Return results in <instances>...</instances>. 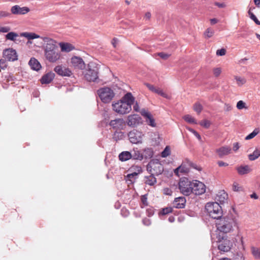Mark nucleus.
Wrapping results in <instances>:
<instances>
[{"mask_svg":"<svg viewBox=\"0 0 260 260\" xmlns=\"http://www.w3.org/2000/svg\"><path fill=\"white\" fill-rule=\"evenodd\" d=\"M144 85H145V86H146V87H147V88H148L150 90H151V91H152V92H154V91H155L156 88H155V87H154L153 85H151V84H149V83H144Z\"/></svg>","mask_w":260,"mask_h":260,"instance_id":"52","label":"nucleus"},{"mask_svg":"<svg viewBox=\"0 0 260 260\" xmlns=\"http://www.w3.org/2000/svg\"><path fill=\"white\" fill-rule=\"evenodd\" d=\"M236 106L238 109L241 110L245 108V103L243 101H239L237 102Z\"/></svg>","mask_w":260,"mask_h":260,"instance_id":"47","label":"nucleus"},{"mask_svg":"<svg viewBox=\"0 0 260 260\" xmlns=\"http://www.w3.org/2000/svg\"><path fill=\"white\" fill-rule=\"evenodd\" d=\"M126 122L128 126L136 127L142 123V118L137 114L130 115L127 117Z\"/></svg>","mask_w":260,"mask_h":260,"instance_id":"12","label":"nucleus"},{"mask_svg":"<svg viewBox=\"0 0 260 260\" xmlns=\"http://www.w3.org/2000/svg\"><path fill=\"white\" fill-rule=\"evenodd\" d=\"M11 13L6 11H0V18L2 17H9Z\"/></svg>","mask_w":260,"mask_h":260,"instance_id":"56","label":"nucleus"},{"mask_svg":"<svg viewBox=\"0 0 260 260\" xmlns=\"http://www.w3.org/2000/svg\"><path fill=\"white\" fill-rule=\"evenodd\" d=\"M55 77V74L52 72H49L43 75L40 79V82L42 84H47L51 82Z\"/></svg>","mask_w":260,"mask_h":260,"instance_id":"20","label":"nucleus"},{"mask_svg":"<svg viewBox=\"0 0 260 260\" xmlns=\"http://www.w3.org/2000/svg\"><path fill=\"white\" fill-rule=\"evenodd\" d=\"M137 172H135L130 174H128L125 176L126 181L130 184L133 183L135 182L136 179L137 178V176L139 174L142 172V170L141 167L137 166Z\"/></svg>","mask_w":260,"mask_h":260,"instance_id":"16","label":"nucleus"},{"mask_svg":"<svg viewBox=\"0 0 260 260\" xmlns=\"http://www.w3.org/2000/svg\"><path fill=\"white\" fill-rule=\"evenodd\" d=\"M20 36L21 37H24L27 38L28 40H34L35 39L41 38V37L39 35L34 32H23L20 33Z\"/></svg>","mask_w":260,"mask_h":260,"instance_id":"29","label":"nucleus"},{"mask_svg":"<svg viewBox=\"0 0 260 260\" xmlns=\"http://www.w3.org/2000/svg\"><path fill=\"white\" fill-rule=\"evenodd\" d=\"M29 11V9L26 7H20L18 5H15L11 9L12 14L14 15H24Z\"/></svg>","mask_w":260,"mask_h":260,"instance_id":"17","label":"nucleus"},{"mask_svg":"<svg viewBox=\"0 0 260 260\" xmlns=\"http://www.w3.org/2000/svg\"><path fill=\"white\" fill-rule=\"evenodd\" d=\"M85 79L89 82H96L99 78V68L98 65L93 62L88 64L87 69L84 74Z\"/></svg>","mask_w":260,"mask_h":260,"instance_id":"5","label":"nucleus"},{"mask_svg":"<svg viewBox=\"0 0 260 260\" xmlns=\"http://www.w3.org/2000/svg\"><path fill=\"white\" fill-rule=\"evenodd\" d=\"M59 46L62 52H69L75 49L72 44L68 43H60Z\"/></svg>","mask_w":260,"mask_h":260,"instance_id":"27","label":"nucleus"},{"mask_svg":"<svg viewBox=\"0 0 260 260\" xmlns=\"http://www.w3.org/2000/svg\"><path fill=\"white\" fill-rule=\"evenodd\" d=\"M228 198V194L224 191H221L217 194L216 200L220 204H223Z\"/></svg>","mask_w":260,"mask_h":260,"instance_id":"22","label":"nucleus"},{"mask_svg":"<svg viewBox=\"0 0 260 260\" xmlns=\"http://www.w3.org/2000/svg\"><path fill=\"white\" fill-rule=\"evenodd\" d=\"M191 193L196 195L203 194L206 191V186L202 182L195 180L192 182Z\"/></svg>","mask_w":260,"mask_h":260,"instance_id":"10","label":"nucleus"},{"mask_svg":"<svg viewBox=\"0 0 260 260\" xmlns=\"http://www.w3.org/2000/svg\"><path fill=\"white\" fill-rule=\"evenodd\" d=\"M199 124L201 126H202L207 129L209 128L211 125L210 122L207 119H204L203 120H202L201 121H200L199 122Z\"/></svg>","mask_w":260,"mask_h":260,"instance_id":"42","label":"nucleus"},{"mask_svg":"<svg viewBox=\"0 0 260 260\" xmlns=\"http://www.w3.org/2000/svg\"><path fill=\"white\" fill-rule=\"evenodd\" d=\"M221 72V69L219 68H215L213 70V73L215 77H218Z\"/></svg>","mask_w":260,"mask_h":260,"instance_id":"51","label":"nucleus"},{"mask_svg":"<svg viewBox=\"0 0 260 260\" xmlns=\"http://www.w3.org/2000/svg\"><path fill=\"white\" fill-rule=\"evenodd\" d=\"M10 27L9 26H0V32H9Z\"/></svg>","mask_w":260,"mask_h":260,"instance_id":"54","label":"nucleus"},{"mask_svg":"<svg viewBox=\"0 0 260 260\" xmlns=\"http://www.w3.org/2000/svg\"><path fill=\"white\" fill-rule=\"evenodd\" d=\"M143 223L147 226H149L151 224V220L147 218H145L142 220Z\"/></svg>","mask_w":260,"mask_h":260,"instance_id":"58","label":"nucleus"},{"mask_svg":"<svg viewBox=\"0 0 260 260\" xmlns=\"http://www.w3.org/2000/svg\"><path fill=\"white\" fill-rule=\"evenodd\" d=\"M118 157L121 161H125L132 158V154L128 151H122L119 154Z\"/></svg>","mask_w":260,"mask_h":260,"instance_id":"28","label":"nucleus"},{"mask_svg":"<svg viewBox=\"0 0 260 260\" xmlns=\"http://www.w3.org/2000/svg\"><path fill=\"white\" fill-rule=\"evenodd\" d=\"M141 114L145 118L146 122L149 125L152 127L156 126L155 119L150 112L144 110L142 111Z\"/></svg>","mask_w":260,"mask_h":260,"instance_id":"18","label":"nucleus"},{"mask_svg":"<svg viewBox=\"0 0 260 260\" xmlns=\"http://www.w3.org/2000/svg\"><path fill=\"white\" fill-rule=\"evenodd\" d=\"M241 187L239 186L238 184L234 183L233 185V189L235 191H239L240 190Z\"/></svg>","mask_w":260,"mask_h":260,"instance_id":"59","label":"nucleus"},{"mask_svg":"<svg viewBox=\"0 0 260 260\" xmlns=\"http://www.w3.org/2000/svg\"><path fill=\"white\" fill-rule=\"evenodd\" d=\"M185 213L189 216H194L195 213L190 210H186L185 211Z\"/></svg>","mask_w":260,"mask_h":260,"instance_id":"62","label":"nucleus"},{"mask_svg":"<svg viewBox=\"0 0 260 260\" xmlns=\"http://www.w3.org/2000/svg\"><path fill=\"white\" fill-rule=\"evenodd\" d=\"M97 93L101 101L105 103H108L115 95L113 91L109 87H105L98 90Z\"/></svg>","mask_w":260,"mask_h":260,"instance_id":"6","label":"nucleus"},{"mask_svg":"<svg viewBox=\"0 0 260 260\" xmlns=\"http://www.w3.org/2000/svg\"><path fill=\"white\" fill-rule=\"evenodd\" d=\"M179 167H181V169H180V173H187L189 172V170L187 168H186L185 166H184L183 165H181Z\"/></svg>","mask_w":260,"mask_h":260,"instance_id":"55","label":"nucleus"},{"mask_svg":"<svg viewBox=\"0 0 260 260\" xmlns=\"http://www.w3.org/2000/svg\"><path fill=\"white\" fill-rule=\"evenodd\" d=\"M154 213V209L153 208H148L146 210V213L148 216H152Z\"/></svg>","mask_w":260,"mask_h":260,"instance_id":"57","label":"nucleus"},{"mask_svg":"<svg viewBox=\"0 0 260 260\" xmlns=\"http://www.w3.org/2000/svg\"><path fill=\"white\" fill-rule=\"evenodd\" d=\"M234 219L228 216L222 217L216 222V226L217 230L223 234L230 233L233 230V227L235 225Z\"/></svg>","mask_w":260,"mask_h":260,"instance_id":"3","label":"nucleus"},{"mask_svg":"<svg viewBox=\"0 0 260 260\" xmlns=\"http://www.w3.org/2000/svg\"><path fill=\"white\" fill-rule=\"evenodd\" d=\"M141 201L144 206H147L148 204L147 202V194L142 196Z\"/></svg>","mask_w":260,"mask_h":260,"instance_id":"46","label":"nucleus"},{"mask_svg":"<svg viewBox=\"0 0 260 260\" xmlns=\"http://www.w3.org/2000/svg\"><path fill=\"white\" fill-rule=\"evenodd\" d=\"M3 56L6 60L9 61H14L18 59L17 52L13 48L5 49L3 52Z\"/></svg>","mask_w":260,"mask_h":260,"instance_id":"11","label":"nucleus"},{"mask_svg":"<svg viewBox=\"0 0 260 260\" xmlns=\"http://www.w3.org/2000/svg\"><path fill=\"white\" fill-rule=\"evenodd\" d=\"M173 212V208L171 207H167L166 208H162L159 211L158 215L160 217L162 215H165L170 213Z\"/></svg>","mask_w":260,"mask_h":260,"instance_id":"34","label":"nucleus"},{"mask_svg":"<svg viewBox=\"0 0 260 260\" xmlns=\"http://www.w3.org/2000/svg\"><path fill=\"white\" fill-rule=\"evenodd\" d=\"M236 170L240 175H244L248 174L251 171L248 165L243 166L241 165L236 168Z\"/></svg>","mask_w":260,"mask_h":260,"instance_id":"24","label":"nucleus"},{"mask_svg":"<svg viewBox=\"0 0 260 260\" xmlns=\"http://www.w3.org/2000/svg\"><path fill=\"white\" fill-rule=\"evenodd\" d=\"M239 148V143L238 142L234 143L233 148V150L234 151H236L237 150H238Z\"/></svg>","mask_w":260,"mask_h":260,"instance_id":"64","label":"nucleus"},{"mask_svg":"<svg viewBox=\"0 0 260 260\" xmlns=\"http://www.w3.org/2000/svg\"><path fill=\"white\" fill-rule=\"evenodd\" d=\"M54 71L58 75L62 77H71L72 75V71L69 68L63 67L61 65L56 66Z\"/></svg>","mask_w":260,"mask_h":260,"instance_id":"14","label":"nucleus"},{"mask_svg":"<svg viewBox=\"0 0 260 260\" xmlns=\"http://www.w3.org/2000/svg\"><path fill=\"white\" fill-rule=\"evenodd\" d=\"M188 165L190 167H191L192 168H194L197 170L200 171L201 170V168L200 167H198L196 164L192 162L188 161Z\"/></svg>","mask_w":260,"mask_h":260,"instance_id":"53","label":"nucleus"},{"mask_svg":"<svg viewBox=\"0 0 260 260\" xmlns=\"http://www.w3.org/2000/svg\"><path fill=\"white\" fill-rule=\"evenodd\" d=\"M158 55L162 59H167L170 56V54L161 52L158 53Z\"/></svg>","mask_w":260,"mask_h":260,"instance_id":"50","label":"nucleus"},{"mask_svg":"<svg viewBox=\"0 0 260 260\" xmlns=\"http://www.w3.org/2000/svg\"><path fill=\"white\" fill-rule=\"evenodd\" d=\"M206 210L212 218L217 220L223 217V211L217 202L207 203L205 206Z\"/></svg>","mask_w":260,"mask_h":260,"instance_id":"4","label":"nucleus"},{"mask_svg":"<svg viewBox=\"0 0 260 260\" xmlns=\"http://www.w3.org/2000/svg\"><path fill=\"white\" fill-rule=\"evenodd\" d=\"M131 152L132 154V159L139 160H142L143 159L142 153L140 152L138 148H134Z\"/></svg>","mask_w":260,"mask_h":260,"instance_id":"26","label":"nucleus"},{"mask_svg":"<svg viewBox=\"0 0 260 260\" xmlns=\"http://www.w3.org/2000/svg\"><path fill=\"white\" fill-rule=\"evenodd\" d=\"M259 133V131L258 129H257V128H255L252 133H251L250 134H249V135H248L246 137H245V140H250V139H252L253 138H254L256 135H257L258 134V133Z\"/></svg>","mask_w":260,"mask_h":260,"instance_id":"43","label":"nucleus"},{"mask_svg":"<svg viewBox=\"0 0 260 260\" xmlns=\"http://www.w3.org/2000/svg\"><path fill=\"white\" fill-rule=\"evenodd\" d=\"M217 164L218 165V166L220 167H226L229 165L228 164H227L226 162H224L222 161H218L217 162Z\"/></svg>","mask_w":260,"mask_h":260,"instance_id":"63","label":"nucleus"},{"mask_svg":"<svg viewBox=\"0 0 260 260\" xmlns=\"http://www.w3.org/2000/svg\"><path fill=\"white\" fill-rule=\"evenodd\" d=\"M171 154V150L169 146H166L165 149L161 153V156L163 158H166Z\"/></svg>","mask_w":260,"mask_h":260,"instance_id":"38","label":"nucleus"},{"mask_svg":"<svg viewBox=\"0 0 260 260\" xmlns=\"http://www.w3.org/2000/svg\"><path fill=\"white\" fill-rule=\"evenodd\" d=\"M71 63L76 69L83 70L85 68V64L80 57L74 56L71 58Z\"/></svg>","mask_w":260,"mask_h":260,"instance_id":"13","label":"nucleus"},{"mask_svg":"<svg viewBox=\"0 0 260 260\" xmlns=\"http://www.w3.org/2000/svg\"><path fill=\"white\" fill-rule=\"evenodd\" d=\"M135 98L130 92H127L121 99L112 104V109L119 114H126L132 110V106L134 104Z\"/></svg>","mask_w":260,"mask_h":260,"instance_id":"2","label":"nucleus"},{"mask_svg":"<svg viewBox=\"0 0 260 260\" xmlns=\"http://www.w3.org/2000/svg\"><path fill=\"white\" fill-rule=\"evenodd\" d=\"M127 135L131 143L136 144L142 143L144 136L142 132L134 129L129 132Z\"/></svg>","mask_w":260,"mask_h":260,"instance_id":"9","label":"nucleus"},{"mask_svg":"<svg viewBox=\"0 0 260 260\" xmlns=\"http://www.w3.org/2000/svg\"><path fill=\"white\" fill-rule=\"evenodd\" d=\"M18 36V35L16 32L11 31L6 35V39L15 42L16 40V38Z\"/></svg>","mask_w":260,"mask_h":260,"instance_id":"35","label":"nucleus"},{"mask_svg":"<svg viewBox=\"0 0 260 260\" xmlns=\"http://www.w3.org/2000/svg\"><path fill=\"white\" fill-rule=\"evenodd\" d=\"M31 69L34 71H38L42 68L40 62L35 58L31 57L28 62Z\"/></svg>","mask_w":260,"mask_h":260,"instance_id":"21","label":"nucleus"},{"mask_svg":"<svg viewBox=\"0 0 260 260\" xmlns=\"http://www.w3.org/2000/svg\"><path fill=\"white\" fill-rule=\"evenodd\" d=\"M232 106L229 104L225 103L224 104V110L225 111H230L232 110Z\"/></svg>","mask_w":260,"mask_h":260,"instance_id":"60","label":"nucleus"},{"mask_svg":"<svg viewBox=\"0 0 260 260\" xmlns=\"http://www.w3.org/2000/svg\"><path fill=\"white\" fill-rule=\"evenodd\" d=\"M8 65L6 62V60L5 58L0 59V69L5 70L7 68Z\"/></svg>","mask_w":260,"mask_h":260,"instance_id":"45","label":"nucleus"},{"mask_svg":"<svg viewBox=\"0 0 260 260\" xmlns=\"http://www.w3.org/2000/svg\"><path fill=\"white\" fill-rule=\"evenodd\" d=\"M142 156L143 158H151L154 155V152L151 148H146L143 150Z\"/></svg>","mask_w":260,"mask_h":260,"instance_id":"30","label":"nucleus"},{"mask_svg":"<svg viewBox=\"0 0 260 260\" xmlns=\"http://www.w3.org/2000/svg\"><path fill=\"white\" fill-rule=\"evenodd\" d=\"M161 139L159 134L155 132L151 135V142L153 146H158L160 144Z\"/></svg>","mask_w":260,"mask_h":260,"instance_id":"25","label":"nucleus"},{"mask_svg":"<svg viewBox=\"0 0 260 260\" xmlns=\"http://www.w3.org/2000/svg\"><path fill=\"white\" fill-rule=\"evenodd\" d=\"M251 8L249 10L248 13L249 17L252 19L257 25H260V21L257 19L255 15L251 11Z\"/></svg>","mask_w":260,"mask_h":260,"instance_id":"37","label":"nucleus"},{"mask_svg":"<svg viewBox=\"0 0 260 260\" xmlns=\"http://www.w3.org/2000/svg\"><path fill=\"white\" fill-rule=\"evenodd\" d=\"M231 149L228 146H222L216 149V152L218 153L219 157L221 158L230 153Z\"/></svg>","mask_w":260,"mask_h":260,"instance_id":"23","label":"nucleus"},{"mask_svg":"<svg viewBox=\"0 0 260 260\" xmlns=\"http://www.w3.org/2000/svg\"><path fill=\"white\" fill-rule=\"evenodd\" d=\"M154 92L158 94L159 95H161L164 98L169 99V96L166 93L164 92L163 91L159 88H156Z\"/></svg>","mask_w":260,"mask_h":260,"instance_id":"44","label":"nucleus"},{"mask_svg":"<svg viewBox=\"0 0 260 260\" xmlns=\"http://www.w3.org/2000/svg\"><path fill=\"white\" fill-rule=\"evenodd\" d=\"M109 125L113 128L116 129H123L125 125V121L122 118H116L112 120L109 122Z\"/></svg>","mask_w":260,"mask_h":260,"instance_id":"15","label":"nucleus"},{"mask_svg":"<svg viewBox=\"0 0 260 260\" xmlns=\"http://www.w3.org/2000/svg\"><path fill=\"white\" fill-rule=\"evenodd\" d=\"M226 53V50L224 48H221L220 49H218L216 51V55L217 56H223Z\"/></svg>","mask_w":260,"mask_h":260,"instance_id":"49","label":"nucleus"},{"mask_svg":"<svg viewBox=\"0 0 260 260\" xmlns=\"http://www.w3.org/2000/svg\"><path fill=\"white\" fill-rule=\"evenodd\" d=\"M218 242V248L221 251L227 252L231 249L232 246V242L227 238H224L223 236L219 235Z\"/></svg>","mask_w":260,"mask_h":260,"instance_id":"8","label":"nucleus"},{"mask_svg":"<svg viewBox=\"0 0 260 260\" xmlns=\"http://www.w3.org/2000/svg\"><path fill=\"white\" fill-rule=\"evenodd\" d=\"M184 120L187 122L191 124H197L196 120L191 115L187 114L183 117Z\"/></svg>","mask_w":260,"mask_h":260,"instance_id":"36","label":"nucleus"},{"mask_svg":"<svg viewBox=\"0 0 260 260\" xmlns=\"http://www.w3.org/2000/svg\"><path fill=\"white\" fill-rule=\"evenodd\" d=\"M124 137L125 134L124 132L116 131L113 135L112 138L114 141L117 142L118 141L123 139Z\"/></svg>","mask_w":260,"mask_h":260,"instance_id":"31","label":"nucleus"},{"mask_svg":"<svg viewBox=\"0 0 260 260\" xmlns=\"http://www.w3.org/2000/svg\"><path fill=\"white\" fill-rule=\"evenodd\" d=\"M186 202V199L184 197L176 198L173 202V207L177 209H183L185 206Z\"/></svg>","mask_w":260,"mask_h":260,"instance_id":"19","label":"nucleus"},{"mask_svg":"<svg viewBox=\"0 0 260 260\" xmlns=\"http://www.w3.org/2000/svg\"><path fill=\"white\" fill-rule=\"evenodd\" d=\"M44 42L43 45L44 55L47 60L50 62H55L60 57L59 48L56 42L48 37H42Z\"/></svg>","mask_w":260,"mask_h":260,"instance_id":"1","label":"nucleus"},{"mask_svg":"<svg viewBox=\"0 0 260 260\" xmlns=\"http://www.w3.org/2000/svg\"><path fill=\"white\" fill-rule=\"evenodd\" d=\"M192 182L187 178L182 177L179 182V189L184 196H188L191 193Z\"/></svg>","mask_w":260,"mask_h":260,"instance_id":"7","label":"nucleus"},{"mask_svg":"<svg viewBox=\"0 0 260 260\" xmlns=\"http://www.w3.org/2000/svg\"><path fill=\"white\" fill-rule=\"evenodd\" d=\"M203 107L202 105L198 102L194 103L193 105V110L198 113L200 114L203 110Z\"/></svg>","mask_w":260,"mask_h":260,"instance_id":"39","label":"nucleus"},{"mask_svg":"<svg viewBox=\"0 0 260 260\" xmlns=\"http://www.w3.org/2000/svg\"><path fill=\"white\" fill-rule=\"evenodd\" d=\"M145 178L146 179L145 183L149 185L152 186L156 182V179L152 174L149 176H145Z\"/></svg>","mask_w":260,"mask_h":260,"instance_id":"32","label":"nucleus"},{"mask_svg":"<svg viewBox=\"0 0 260 260\" xmlns=\"http://www.w3.org/2000/svg\"><path fill=\"white\" fill-rule=\"evenodd\" d=\"M252 253L255 258L260 259V250L257 248H252Z\"/></svg>","mask_w":260,"mask_h":260,"instance_id":"41","label":"nucleus"},{"mask_svg":"<svg viewBox=\"0 0 260 260\" xmlns=\"http://www.w3.org/2000/svg\"><path fill=\"white\" fill-rule=\"evenodd\" d=\"M214 5L220 8H223L225 7V5L224 3L215 2Z\"/></svg>","mask_w":260,"mask_h":260,"instance_id":"61","label":"nucleus"},{"mask_svg":"<svg viewBox=\"0 0 260 260\" xmlns=\"http://www.w3.org/2000/svg\"><path fill=\"white\" fill-rule=\"evenodd\" d=\"M214 34V31L211 30L210 28H208L205 31L204 34L208 38H211Z\"/></svg>","mask_w":260,"mask_h":260,"instance_id":"48","label":"nucleus"},{"mask_svg":"<svg viewBox=\"0 0 260 260\" xmlns=\"http://www.w3.org/2000/svg\"><path fill=\"white\" fill-rule=\"evenodd\" d=\"M245 258L241 252H237L234 254L233 260H244Z\"/></svg>","mask_w":260,"mask_h":260,"instance_id":"40","label":"nucleus"},{"mask_svg":"<svg viewBox=\"0 0 260 260\" xmlns=\"http://www.w3.org/2000/svg\"><path fill=\"white\" fill-rule=\"evenodd\" d=\"M248 156L250 160H254L260 156V151L257 149H255L253 153L249 154Z\"/></svg>","mask_w":260,"mask_h":260,"instance_id":"33","label":"nucleus"}]
</instances>
